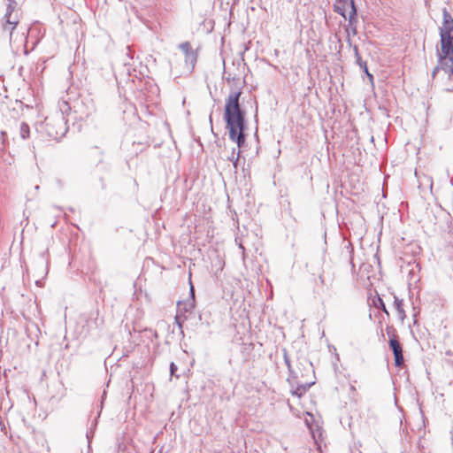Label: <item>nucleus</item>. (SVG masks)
I'll return each instance as SVG.
<instances>
[{"mask_svg":"<svg viewBox=\"0 0 453 453\" xmlns=\"http://www.w3.org/2000/svg\"><path fill=\"white\" fill-rule=\"evenodd\" d=\"M91 153H93V154H95V155L99 157L98 163H102L103 162L104 150L102 149H100L97 146H95L94 148L91 149Z\"/></svg>","mask_w":453,"mask_h":453,"instance_id":"17","label":"nucleus"},{"mask_svg":"<svg viewBox=\"0 0 453 453\" xmlns=\"http://www.w3.org/2000/svg\"><path fill=\"white\" fill-rule=\"evenodd\" d=\"M372 302L376 308L382 310L388 316L389 315L383 300L380 296L374 298Z\"/></svg>","mask_w":453,"mask_h":453,"instance_id":"15","label":"nucleus"},{"mask_svg":"<svg viewBox=\"0 0 453 453\" xmlns=\"http://www.w3.org/2000/svg\"><path fill=\"white\" fill-rule=\"evenodd\" d=\"M242 91L231 92L225 104L224 120L226 122V128L228 130L229 139L235 142L238 148L244 146L246 142V112L242 109L240 104V96Z\"/></svg>","mask_w":453,"mask_h":453,"instance_id":"1","label":"nucleus"},{"mask_svg":"<svg viewBox=\"0 0 453 453\" xmlns=\"http://www.w3.org/2000/svg\"><path fill=\"white\" fill-rule=\"evenodd\" d=\"M354 51H355L357 64L364 70V63L365 62L362 60V58L359 55L357 46H354Z\"/></svg>","mask_w":453,"mask_h":453,"instance_id":"19","label":"nucleus"},{"mask_svg":"<svg viewBox=\"0 0 453 453\" xmlns=\"http://www.w3.org/2000/svg\"><path fill=\"white\" fill-rule=\"evenodd\" d=\"M364 71L365 72V73L368 76V78L370 79V81H372L373 80V76H372V74H371L368 72V68H367V64L366 63H364Z\"/></svg>","mask_w":453,"mask_h":453,"instance_id":"22","label":"nucleus"},{"mask_svg":"<svg viewBox=\"0 0 453 453\" xmlns=\"http://www.w3.org/2000/svg\"><path fill=\"white\" fill-rule=\"evenodd\" d=\"M308 365H309L310 370H311V371H312V364H311V363H309V364H308Z\"/></svg>","mask_w":453,"mask_h":453,"instance_id":"25","label":"nucleus"},{"mask_svg":"<svg viewBox=\"0 0 453 453\" xmlns=\"http://www.w3.org/2000/svg\"><path fill=\"white\" fill-rule=\"evenodd\" d=\"M1 134H2V136L4 137V136L6 134V133L3 131V132L1 133Z\"/></svg>","mask_w":453,"mask_h":453,"instance_id":"26","label":"nucleus"},{"mask_svg":"<svg viewBox=\"0 0 453 453\" xmlns=\"http://www.w3.org/2000/svg\"><path fill=\"white\" fill-rule=\"evenodd\" d=\"M283 359L284 363L289 372V379H297V373L292 369L291 361L286 349H283Z\"/></svg>","mask_w":453,"mask_h":453,"instance_id":"12","label":"nucleus"},{"mask_svg":"<svg viewBox=\"0 0 453 453\" xmlns=\"http://www.w3.org/2000/svg\"><path fill=\"white\" fill-rule=\"evenodd\" d=\"M179 48L183 51L185 56L188 54L189 52H192V47L191 44L188 42H184L179 45Z\"/></svg>","mask_w":453,"mask_h":453,"instance_id":"16","label":"nucleus"},{"mask_svg":"<svg viewBox=\"0 0 453 453\" xmlns=\"http://www.w3.org/2000/svg\"><path fill=\"white\" fill-rule=\"evenodd\" d=\"M190 299L187 302H178V308L180 311L190 312L195 307V291L192 282L190 281Z\"/></svg>","mask_w":453,"mask_h":453,"instance_id":"9","label":"nucleus"},{"mask_svg":"<svg viewBox=\"0 0 453 453\" xmlns=\"http://www.w3.org/2000/svg\"><path fill=\"white\" fill-rule=\"evenodd\" d=\"M338 4L334 5V11L347 19L345 13L346 5H349L351 10L349 13V26L352 27L353 23L357 21V8L354 0H337Z\"/></svg>","mask_w":453,"mask_h":453,"instance_id":"4","label":"nucleus"},{"mask_svg":"<svg viewBox=\"0 0 453 453\" xmlns=\"http://www.w3.org/2000/svg\"><path fill=\"white\" fill-rule=\"evenodd\" d=\"M239 156H240V150L235 152V149H234L233 151H232V156L229 157V160L233 161L234 168H237V163H238V160H239Z\"/></svg>","mask_w":453,"mask_h":453,"instance_id":"18","label":"nucleus"},{"mask_svg":"<svg viewBox=\"0 0 453 453\" xmlns=\"http://www.w3.org/2000/svg\"><path fill=\"white\" fill-rule=\"evenodd\" d=\"M445 355H446V361H447L449 364L453 365V351H451V350H447V351L445 352Z\"/></svg>","mask_w":453,"mask_h":453,"instance_id":"20","label":"nucleus"},{"mask_svg":"<svg viewBox=\"0 0 453 453\" xmlns=\"http://www.w3.org/2000/svg\"><path fill=\"white\" fill-rule=\"evenodd\" d=\"M349 389H350L351 392H355L356 391V388L353 385H350Z\"/></svg>","mask_w":453,"mask_h":453,"instance_id":"24","label":"nucleus"},{"mask_svg":"<svg viewBox=\"0 0 453 453\" xmlns=\"http://www.w3.org/2000/svg\"><path fill=\"white\" fill-rule=\"evenodd\" d=\"M177 369H178L177 365L173 362H172L170 364V373L172 376L175 374V372L177 371Z\"/></svg>","mask_w":453,"mask_h":453,"instance_id":"21","label":"nucleus"},{"mask_svg":"<svg viewBox=\"0 0 453 453\" xmlns=\"http://www.w3.org/2000/svg\"><path fill=\"white\" fill-rule=\"evenodd\" d=\"M35 130L43 139L58 141L65 136L68 127L63 113H58L55 117L46 118L43 122L36 124Z\"/></svg>","mask_w":453,"mask_h":453,"instance_id":"3","label":"nucleus"},{"mask_svg":"<svg viewBox=\"0 0 453 453\" xmlns=\"http://www.w3.org/2000/svg\"><path fill=\"white\" fill-rule=\"evenodd\" d=\"M313 384L314 382L297 383V387L292 391V394L301 397Z\"/></svg>","mask_w":453,"mask_h":453,"instance_id":"11","label":"nucleus"},{"mask_svg":"<svg viewBox=\"0 0 453 453\" xmlns=\"http://www.w3.org/2000/svg\"><path fill=\"white\" fill-rule=\"evenodd\" d=\"M17 5L15 0L9 1L3 19L2 28L3 32L9 35L10 46L12 51L18 53L23 48L25 54H27L26 48L30 28L19 24L18 11H16Z\"/></svg>","mask_w":453,"mask_h":453,"instance_id":"2","label":"nucleus"},{"mask_svg":"<svg viewBox=\"0 0 453 453\" xmlns=\"http://www.w3.org/2000/svg\"><path fill=\"white\" fill-rule=\"evenodd\" d=\"M175 322L178 325L179 328L181 329L182 328V322L180 320V317L178 315L175 317Z\"/></svg>","mask_w":453,"mask_h":453,"instance_id":"23","label":"nucleus"},{"mask_svg":"<svg viewBox=\"0 0 453 453\" xmlns=\"http://www.w3.org/2000/svg\"><path fill=\"white\" fill-rule=\"evenodd\" d=\"M442 17L443 22L442 27H440V35L447 33L449 34V35H453V19L446 8L443 9Z\"/></svg>","mask_w":453,"mask_h":453,"instance_id":"8","label":"nucleus"},{"mask_svg":"<svg viewBox=\"0 0 453 453\" xmlns=\"http://www.w3.org/2000/svg\"><path fill=\"white\" fill-rule=\"evenodd\" d=\"M196 59H197V55H196V53L194 52V50L185 56V62H186V64H188L190 65L191 69L194 68V66L196 63Z\"/></svg>","mask_w":453,"mask_h":453,"instance_id":"14","label":"nucleus"},{"mask_svg":"<svg viewBox=\"0 0 453 453\" xmlns=\"http://www.w3.org/2000/svg\"><path fill=\"white\" fill-rule=\"evenodd\" d=\"M389 347L393 351L395 357V365L396 367H401L404 363V358L403 355V348L399 341L395 336L390 338L389 340Z\"/></svg>","mask_w":453,"mask_h":453,"instance_id":"6","label":"nucleus"},{"mask_svg":"<svg viewBox=\"0 0 453 453\" xmlns=\"http://www.w3.org/2000/svg\"><path fill=\"white\" fill-rule=\"evenodd\" d=\"M441 51L438 54L453 55V35H441Z\"/></svg>","mask_w":453,"mask_h":453,"instance_id":"7","label":"nucleus"},{"mask_svg":"<svg viewBox=\"0 0 453 453\" xmlns=\"http://www.w3.org/2000/svg\"><path fill=\"white\" fill-rule=\"evenodd\" d=\"M19 135L23 140H26L30 136V127L25 122H21L19 124Z\"/></svg>","mask_w":453,"mask_h":453,"instance_id":"13","label":"nucleus"},{"mask_svg":"<svg viewBox=\"0 0 453 453\" xmlns=\"http://www.w3.org/2000/svg\"><path fill=\"white\" fill-rule=\"evenodd\" d=\"M440 70L447 73L449 78L453 76V55L438 54V65L433 71V76Z\"/></svg>","mask_w":453,"mask_h":453,"instance_id":"5","label":"nucleus"},{"mask_svg":"<svg viewBox=\"0 0 453 453\" xmlns=\"http://www.w3.org/2000/svg\"><path fill=\"white\" fill-rule=\"evenodd\" d=\"M394 307L397 311L399 319L403 321L406 317L405 311L403 310V303L402 299H399L395 295H394Z\"/></svg>","mask_w":453,"mask_h":453,"instance_id":"10","label":"nucleus"}]
</instances>
